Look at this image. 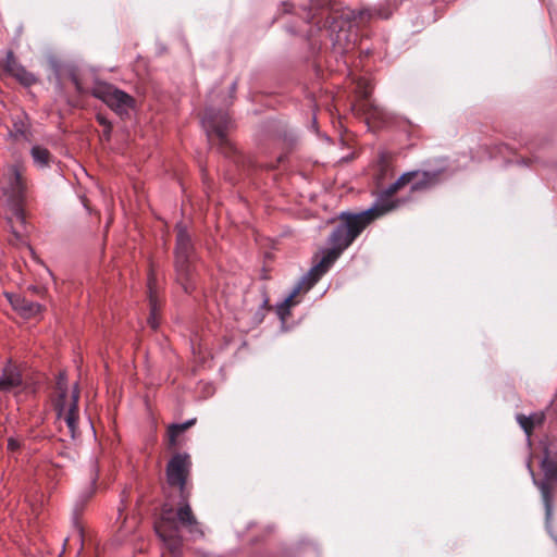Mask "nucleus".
Listing matches in <instances>:
<instances>
[{"label":"nucleus","instance_id":"1","mask_svg":"<svg viewBox=\"0 0 557 557\" xmlns=\"http://www.w3.org/2000/svg\"><path fill=\"white\" fill-rule=\"evenodd\" d=\"M372 213L373 210H366L359 213L342 212L338 215V223L327 238L330 247L322 251V258L301 277L289 296L277 306V313L283 320L289 315L290 308L296 304L294 298L299 293L310 290L339 256L375 220L371 215Z\"/></svg>","mask_w":557,"mask_h":557},{"label":"nucleus","instance_id":"2","mask_svg":"<svg viewBox=\"0 0 557 557\" xmlns=\"http://www.w3.org/2000/svg\"><path fill=\"white\" fill-rule=\"evenodd\" d=\"M180 498L181 502L175 511L173 508L163 509L161 521L156 527V532L172 552H176L182 546V537L178 534L180 527L186 529L194 536L202 537L205 535L188 503L189 497Z\"/></svg>","mask_w":557,"mask_h":557},{"label":"nucleus","instance_id":"3","mask_svg":"<svg viewBox=\"0 0 557 557\" xmlns=\"http://www.w3.org/2000/svg\"><path fill=\"white\" fill-rule=\"evenodd\" d=\"M3 194L7 196L8 210L5 211V219L10 224L12 232L18 235L15 227V222L21 226L25 224V214L23 210V202L25 198L26 185L22 176V170L18 165H9L3 173V181L0 182Z\"/></svg>","mask_w":557,"mask_h":557},{"label":"nucleus","instance_id":"4","mask_svg":"<svg viewBox=\"0 0 557 557\" xmlns=\"http://www.w3.org/2000/svg\"><path fill=\"white\" fill-rule=\"evenodd\" d=\"M58 396L55 399V410L59 419H63L67 425L69 433L74 440L79 435L78 430V400L81 391L78 384L69 392L65 374L60 373L57 382Z\"/></svg>","mask_w":557,"mask_h":557},{"label":"nucleus","instance_id":"5","mask_svg":"<svg viewBox=\"0 0 557 557\" xmlns=\"http://www.w3.org/2000/svg\"><path fill=\"white\" fill-rule=\"evenodd\" d=\"M175 247L176 280L185 293H191L195 288L193 257L194 246L186 228L177 225Z\"/></svg>","mask_w":557,"mask_h":557},{"label":"nucleus","instance_id":"6","mask_svg":"<svg viewBox=\"0 0 557 557\" xmlns=\"http://www.w3.org/2000/svg\"><path fill=\"white\" fill-rule=\"evenodd\" d=\"M405 0H384L374 8L360 10H345L341 16L347 22L354 23L356 27L368 25L374 20H387L399 8Z\"/></svg>","mask_w":557,"mask_h":557},{"label":"nucleus","instance_id":"7","mask_svg":"<svg viewBox=\"0 0 557 557\" xmlns=\"http://www.w3.org/2000/svg\"><path fill=\"white\" fill-rule=\"evenodd\" d=\"M91 95L104 102L119 115L128 114L129 110L135 107V99L112 84L98 83L92 88Z\"/></svg>","mask_w":557,"mask_h":557},{"label":"nucleus","instance_id":"8","mask_svg":"<svg viewBox=\"0 0 557 557\" xmlns=\"http://www.w3.org/2000/svg\"><path fill=\"white\" fill-rule=\"evenodd\" d=\"M190 458L187 454L174 455L166 465V482L172 487H177L180 497H190V487L187 480L190 473Z\"/></svg>","mask_w":557,"mask_h":557},{"label":"nucleus","instance_id":"9","mask_svg":"<svg viewBox=\"0 0 557 557\" xmlns=\"http://www.w3.org/2000/svg\"><path fill=\"white\" fill-rule=\"evenodd\" d=\"M202 126L209 141L218 143L221 147L230 145L226 133L231 126V120L227 113L207 109L202 117Z\"/></svg>","mask_w":557,"mask_h":557},{"label":"nucleus","instance_id":"10","mask_svg":"<svg viewBox=\"0 0 557 557\" xmlns=\"http://www.w3.org/2000/svg\"><path fill=\"white\" fill-rule=\"evenodd\" d=\"M408 178L409 174H407V172L401 174L393 184L379 195L375 203L369 209L373 210L371 215L375 220L405 203L404 199L395 198L394 196L398 190L409 184Z\"/></svg>","mask_w":557,"mask_h":557},{"label":"nucleus","instance_id":"11","mask_svg":"<svg viewBox=\"0 0 557 557\" xmlns=\"http://www.w3.org/2000/svg\"><path fill=\"white\" fill-rule=\"evenodd\" d=\"M542 470L544 472L545 479L541 481L540 483H536L546 508V513L549 517L552 515V486L550 482L557 481V461L555 459L549 458L548 456H545L542 460Z\"/></svg>","mask_w":557,"mask_h":557},{"label":"nucleus","instance_id":"12","mask_svg":"<svg viewBox=\"0 0 557 557\" xmlns=\"http://www.w3.org/2000/svg\"><path fill=\"white\" fill-rule=\"evenodd\" d=\"M442 171H409V184L411 193H420L431 189L440 182Z\"/></svg>","mask_w":557,"mask_h":557},{"label":"nucleus","instance_id":"13","mask_svg":"<svg viewBox=\"0 0 557 557\" xmlns=\"http://www.w3.org/2000/svg\"><path fill=\"white\" fill-rule=\"evenodd\" d=\"M22 383L23 379L18 367L12 362H8L0 374V392H12L13 389L20 387Z\"/></svg>","mask_w":557,"mask_h":557},{"label":"nucleus","instance_id":"14","mask_svg":"<svg viewBox=\"0 0 557 557\" xmlns=\"http://www.w3.org/2000/svg\"><path fill=\"white\" fill-rule=\"evenodd\" d=\"M13 309L24 318H34L40 314L42 307L38 302L28 300L20 295L7 294Z\"/></svg>","mask_w":557,"mask_h":557},{"label":"nucleus","instance_id":"15","mask_svg":"<svg viewBox=\"0 0 557 557\" xmlns=\"http://www.w3.org/2000/svg\"><path fill=\"white\" fill-rule=\"evenodd\" d=\"M545 416L543 412H536L530 416L518 414L517 421L523 429L525 434L530 436L536 425H541L544 422Z\"/></svg>","mask_w":557,"mask_h":557},{"label":"nucleus","instance_id":"16","mask_svg":"<svg viewBox=\"0 0 557 557\" xmlns=\"http://www.w3.org/2000/svg\"><path fill=\"white\" fill-rule=\"evenodd\" d=\"M196 423V419H189L184 423H173L168 426L169 446L175 447L177 445V438L185 431L191 428Z\"/></svg>","mask_w":557,"mask_h":557},{"label":"nucleus","instance_id":"17","mask_svg":"<svg viewBox=\"0 0 557 557\" xmlns=\"http://www.w3.org/2000/svg\"><path fill=\"white\" fill-rule=\"evenodd\" d=\"M11 76L14 77L21 85L25 87L33 86L38 81L37 77L33 73L27 71L22 64L17 67L15 72L12 73Z\"/></svg>","mask_w":557,"mask_h":557},{"label":"nucleus","instance_id":"18","mask_svg":"<svg viewBox=\"0 0 557 557\" xmlns=\"http://www.w3.org/2000/svg\"><path fill=\"white\" fill-rule=\"evenodd\" d=\"M149 305H150V317L148 318V324L151 326V329L156 330L159 325V322L157 319V312L159 310V305L157 301V297L152 290L151 280H149Z\"/></svg>","mask_w":557,"mask_h":557},{"label":"nucleus","instance_id":"19","mask_svg":"<svg viewBox=\"0 0 557 557\" xmlns=\"http://www.w3.org/2000/svg\"><path fill=\"white\" fill-rule=\"evenodd\" d=\"M34 162L39 166H47L50 161V152L41 146H34L30 150Z\"/></svg>","mask_w":557,"mask_h":557},{"label":"nucleus","instance_id":"20","mask_svg":"<svg viewBox=\"0 0 557 557\" xmlns=\"http://www.w3.org/2000/svg\"><path fill=\"white\" fill-rule=\"evenodd\" d=\"M350 37V34L344 32L341 28L334 39V45L337 46L342 51H348L355 44V40H352Z\"/></svg>","mask_w":557,"mask_h":557},{"label":"nucleus","instance_id":"21","mask_svg":"<svg viewBox=\"0 0 557 557\" xmlns=\"http://www.w3.org/2000/svg\"><path fill=\"white\" fill-rule=\"evenodd\" d=\"M18 66H21V63L15 58L14 52L12 50H8L3 62L4 72L11 76Z\"/></svg>","mask_w":557,"mask_h":557},{"label":"nucleus","instance_id":"22","mask_svg":"<svg viewBox=\"0 0 557 557\" xmlns=\"http://www.w3.org/2000/svg\"><path fill=\"white\" fill-rule=\"evenodd\" d=\"M358 88H359V92H360V95H361L362 99H363L364 101H368V99H369V97H370V95H371V92H372V87L370 86V84H368V83H364V84H363V82H360V83L358 84ZM363 106H364V107H366V106H370V103H369V102H366Z\"/></svg>","mask_w":557,"mask_h":557},{"label":"nucleus","instance_id":"23","mask_svg":"<svg viewBox=\"0 0 557 557\" xmlns=\"http://www.w3.org/2000/svg\"><path fill=\"white\" fill-rule=\"evenodd\" d=\"M98 480V469L96 465L90 467V491L87 497H90L95 493L96 482Z\"/></svg>","mask_w":557,"mask_h":557},{"label":"nucleus","instance_id":"24","mask_svg":"<svg viewBox=\"0 0 557 557\" xmlns=\"http://www.w3.org/2000/svg\"><path fill=\"white\" fill-rule=\"evenodd\" d=\"M97 121L99 122L100 125H102L103 127L108 128V136L111 135L112 125L108 121V119L104 117L103 115L98 114L97 115Z\"/></svg>","mask_w":557,"mask_h":557},{"label":"nucleus","instance_id":"25","mask_svg":"<svg viewBox=\"0 0 557 557\" xmlns=\"http://www.w3.org/2000/svg\"><path fill=\"white\" fill-rule=\"evenodd\" d=\"M18 448H20V442L13 437H10L8 440V449H10L11 451H15Z\"/></svg>","mask_w":557,"mask_h":557},{"label":"nucleus","instance_id":"26","mask_svg":"<svg viewBox=\"0 0 557 557\" xmlns=\"http://www.w3.org/2000/svg\"><path fill=\"white\" fill-rule=\"evenodd\" d=\"M73 83H74V85L76 87V90L78 92H82V87H81V84H79L78 78L76 76H73Z\"/></svg>","mask_w":557,"mask_h":557},{"label":"nucleus","instance_id":"27","mask_svg":"<svg viewBox=\"0 0 557 557\" xmlns=\"http://www.w3.org/2000/svg\"><path fill=\"white\" fill-rule=\"evenodd\" d=\"M102 136H103L107 140H109V139H110V135L108 136V128L103 127V134H102Z\"/></svg>","mask_w":557,"mask_h":557},{"label":"nucleus","instance_id":"28","mask_svg":"<svg viewBox=\"0 0 557 557\" xmlns=\"http://www.w3.org/2000/svg\"><path fill=\"white\" fill-rule=\"evenodd\" d=\"M77 533H78V536H79V539H81V542H83V533H82V530H81V529H79V530H77Z\"/></svg>","mask_w":557,"mask_h":557},{"label":"nucleus","instance_id":"29","mask_svg":"<svg viewBox=\"0 0 557 557\" xmlns=\"http://www.w3.org/2000/svg\"><path fill=\"white\" fill-rule=\"evenodd\" d=\"M235 89H236V82H234L232 85V90H235Z\"/></svg>","mask_w":557,"mask_h":557}]
</instances>
